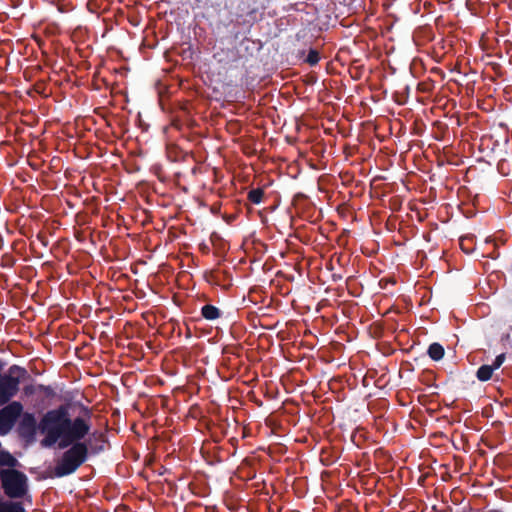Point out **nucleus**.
I'll return each mask as SVG.
<instances>
[{
    "label": "nucleus",
    "mask_w": 512,
    "mask_h": 512,
    "mask_svg": "<svg viewBox=\"0 0 512 512\" xmlns=\"http://www.w3.org/2000/svg\"><path fill=\"white\" fill-rule=\"evenodd\" d=\"M39 429L44 436L40 442L42 447H70L56 466L57 476L73 473L86 460L88 448L81 440L89 433L90 424L82 417L72 419L66 406L47 411L39 422Z\"/></svg>",
    "instance_id": "obj_1"
},
{
    "label": "nucleus",
    "mask_w": 512,
    "mask_h": 512,
    "mask_svg": "<svg viewBox=\"0 0 512 512\" xmlns=\"http://www.w3.org/2000/svg\"><path fill=\"white\" fill-rule=\"evenodd\" d=\"M0 478L5 494L10 498H21L27 492V477L14 469L0 470Z\"/></svg>",
    "instance_id": "obj_2"
},
{
    "label": "nucleus",
    "mask_w": 512,
    "mask_h": 512,
    "mask_svg": "<svg viewBox=\"0 0 512 512\" xmlns=\"http://www.w3.org/2000/svg\"><path fill=\"white\" fill-rule=\"evenodd\" d=\"M22 410L23 406L17 401L8 404L0 410V435H5L12 429Z\"/></svg>",
    "instance_id": "obj_3"
},
{
    "label": "nucleus",
    "mask_w": 512,
    "mask_h": 512,
    "mask_svg": "<svg viewBox=\"0 0 512 512\" xmlns=\"http://www.w3.org/2000/svg\"><path fill=\"white\" fill-rule=\"evenodd\" d=\"M19 381L11 375L0 376V406L7 403L18 391Z\"/></svg>",
    "instance_id": "obj_4"
},
{
    "label": "nucleus",
    "mask_w": 512,
    "mask_h": 512,
    "mask_svg": "<svg viewBox=\"0 0 512 512\" xmlns=\"http://www.w3.org/2000/svg\"><path fill=\"white\" fill-rule=\"evenodd\" d=\"M37 430L40 432L39 423L32 413H23L19 424L21 435L29 440L34 439Z\"/></svg>",
    "instance_id": "obj_5"
},
{
    "label": "nucleus",
    "mask_w": 512,
    "mask_h": 512,
    "mask_svg": "<svg viewBox=\"0 0 512 512\" xmlns=\"http://www.w3.org/2000/svg\"><path fill=\"white\" fill-rule=\"evenodd\" d=\"M505 361V354L498 355L492 365H482L477 371V378L480 381H488L495 370L499 369Z\"/></svg>",
    "instance_id": "obj_6"
},
{
    "label": "nucleus",
    "mask_w": 512,
    "mask_h": 512,
    "mask_svg": "<svg viewBox=\"0 0 512 512\" xmlns=\"http://www.w3.org/2000/svg\"><path fill=\"white\" fill-rule=\"evenodd\" d=\"M0 512H25L20 503L2 500L0 501Z\"/></svg>",
    "instance_id": "obj_7"
},
{
    "label": "nucleus",
    "mask_w": 512,
    "mask_h": 512,
    "mask_svg": "<svg viewBox=\"0 0 512 512\" xmlns=\"http://www.w3.org/2000/svg\"><path fill=\"white\" fill-rule=\"evenodd\" d=\"M428 355L431 359L438 361L444 356V348L439 343H433L428 348Z\"/></svg>",
    "instance_id": "obj_8"
},
{
    "label": "nucleus",
    "mask_w": 512,
    "mask_h": 512,
    "mask_svg": "<svg viewBox=\"0 0 512 512\" xmlns=\"http://www.w3.org/2000/svg\"><path fill=\"white\" fill-rule=\"evenodd\" d=\"M202 316L207 320H215L220 316V310L213 305L202 307Z\"/></svg>",
    "instance_id": "obj_9"
},
{
    "label": "nucleus",
    "mask_w": 512,
    "mask_h": 512,
    "mask_svg": "<svg viewBox=\"0 0 512 512\" xmlns=\"http://www.w3.org/2000/svg\"><path fill=\"white\" fill-rule=\"evenodd\" d=\"M263 193L261 190H252L249 192V199L255 204H259L262 201Z\"/></svg>",
    "instance_id": "obj_10"
},
{
    "label": "nucleus",
    "mask_w": 512,
    "mask_h": 512,
    "mask_svg": "<svg viewBox=\"0 0 512 512\" xmlns=\"http://www.w3.org/2000/svg\"><path fill=\"white\" fill-rule=\"evenodd\" d=\"M319 60H320V56H319L318 52L315 50H310V52L307 55L306 61L310 65H315L319 62Z\"/></svg>",
    "instance_id": "obj_11"
}]
</instances>
